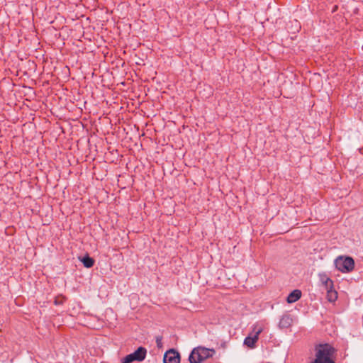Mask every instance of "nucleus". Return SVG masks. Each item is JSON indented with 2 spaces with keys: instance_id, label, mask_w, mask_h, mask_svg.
<instances>
[{
  "instance_id": "obj_11",
  "label": "nucleus",
  "mask_w": 363,
  "mask_h": 363,
  "mask_svg": "<svg viewBox=\"0 0 363 363\" xmlns=\"http://www.w3.org/2000/svg\"><path fill=\"white\" fill-rule=\"evenodd\" d=\"M327 298L330 302H334L337 298V293L334 290L333 286L327 289Z\"/></svg>"
},
{
  "instance_id": "obj_1",
  "label": "nucleus",
  "mask_w": 363,
  "mask_h": 363,
  "mask_svg": "<svg viewBox=\"0 0 363 363\" xmlns=\"http://www.w3.org/2000/svg\"><path fill=\"white\" fill-rule=\"evenodd\" d=\"M335 349L329 344H320L315 348V358L310 363H335Z\"/></svg>"
},
{
  "instance_id": "obj_2",
  "label": "nucleus",
  "mask_w": 363,
  "mask_h": 363,
  "mask_svg": "<svg viewBox=\"0 0 363 363\" xmlns=\"http://www.w3.org/2000/svg\"><path fill=\"white\" fill-rule=\"evenodd\" d=\"M216 352L213 349L197 347L191 351L189 360L190 363H201L205 359L212 357Z\"/></svg>"
},
{
  "instance_id": "obj_5",
  "label": "nucleus",
  "mask_w": 363,
  "mask_h": 363,
  "mask_svg": "<svg viewBox=\"0 0 363 363\" xmlns=\"http://www.w3.org/2000/svg\"><path fill=\"white\" fill-rule=\"evenodd\" d=\"M147 350L143 347H138L134 352L130 354L134 361L141 362L145 359Z\"/></svg>"
},
{
  "instance_id": "obj_8",
  "label": "nucleus",
  "mask_w": 363,
  "mask_h": 363,
  "mask_svg": "<svg viewBox=\"0 0 363 363\" xmlns=\"http://www.w3.org/2000/svg\"><path fill=\"white\" fill-rule=\"evenodd\" d=\"M301 296V292L300 290L296 289L291 292L287 297V302L292 303L297 301Z\"/></svg>"
},
{
  "instance_id": "obj_12",
  "label": "nucleus",
  "mask_w": 363,
  "mask_h": 363,
  "mask_svg": "<svg viewBox=\"0 0 363 363\" xmlns=\"http://www.w3.org/2000/svg\"><path fill=\"white\" fill-rule=\"evenodd\" d=\"M81 261L83 263L84 266L86 268L91 267L94 264V260L89 256L84 257L81 259Z\"/></svg>"
},
{
  "instance_id": "obj_7",
  "label": "nucleus",
  "mask_w": 363,
  "mask_h": 363,
  "mask_svg": "<svg viewBox=\"0 0 363 363\" xmlns=\"http://www.w3.org/2000/svg\"><path fill=\"white\" fill-rule=\"evenodd\" d=\"M293 319L289 315H285L281 317L280 321L279 323V326L280 328H288L292 324Z\"/></svg>"
},
{
  "instance_id": "obj_9",
  "label": "nucleus",
  "mask_w": 363,
  "mask_h": 363,
  "mask_svg": "<svg viewBox=\"0 0 363 363\" xmlns=\"http://www.w3.org/2000/svg\"><path fill=\"white\" fill-rule=\"evenodd\" d=\"M319 277L321 283L325 286V289L333 286V281L325 274H320Z\"/></svg>"
},
{
  "instance_id": "obj_6",
  "label": "nucleus",
  "mask_w": 363,
  "mask_h": 363,
  "mask_svg": "<svg viewBox=\"0 0 363 363\" xmlns=\"http://www.w3.org/2000/svg\"><path fill=\"white\" fill-rule=\"evenodd\" d=\"M265 328L264 323L262 322H257L253 325L252 334L253 336H256V337L259 338V334L264 330Z\"/></svg>"
},
{
  "instance_id": "obj_10",
  "label": "nucleus",
  "mask_w": 363,
  "mask_h": 363,
  "mask_svg": "<svg viewBox=\"0 0 363 363\" xmlns=\"http://www.w3.org/2000/svg\"><path fill=\"white\" fill-rule=\"evenodd\" d=\"M257 340L258 338L256 337V336H253L252 334H250L249 336L245 337L244 345L250 348H254Z\"/></svg>"
},
{
  "instance_id": "obj_3",
  "label": "nucleus",
  "mask_w": 363,
  "mask_h": 363,
  "mask_svg": "<svg viewBox=\"0 0 363 363\" xmlns=\"http://www.w3.org/2000/svg\"><path fill=\"white\" fill-rule=\"evenodd\" d=\"M335 267L342 273H348L353 270L354 262L352 257L340 256L335 260Z\"/></svg>"
},
{
  "instance_id": "obj_13",
  "label": "nucleus",
  "mask_w": 363,
  "mask_h": 363,
  "mask_svg": "<svg viewBox=\"0 0 363 363\" xmlns=\"http://www.w3.org/2000/svg\"><path fill=\"white\" fill-rule=\"evenodd\" d=\"M133 362H134V360L130 354L125 356L121 359V363H132Z\"/></svg>"
},
{
  "instance_id": "obj_4",
  "label": "nucleus",
  "mask_w": 363,
  "mask_h": 363,
  "mask_svg": "<svg viewBox=\"0 0 363 363\" xmlns=\"http://www.w3.org/2000/svg\"><path fill=\"white\" fill-rule=\"evenodd\" d=\"M164 363H179V354L174 350L167 351L164 355Z\"/></svg>"
}]
</instances>
